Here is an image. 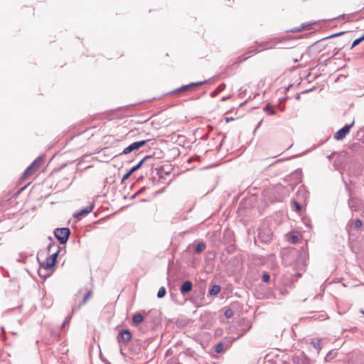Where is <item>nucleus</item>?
Segmentation results:
<instances>
[{"mask_svg":"<svg viewBox=\"0 0 364 364\" xmlns=\"http://www.w3.org/2000/svg\"><path fill=\"white\" fill-rule=\"evenodd\" d=\"M54 235L60 244H65L69 238L70 230L68 228H56Z\"/></svg>","mask_w":364,"mask_h":364,"instance_id":"1","label":"nucleus"},{"mask_svg":"<svg viewBox=\"0 0 364 364\" xmlns=\"http://www.w3.org/2000/svg\"><path fill=\"white\" fill-rule=\"evenodd\" d=\"M354 120L348 124L345 125L343 127L337 131L334 134V138L336 140H343L346 135L350 132V128L354 125Z\"/></svg>","mask_w":364,"mask_h":364,"instance_id":"2","label":"nucleus"},{"mask_svg":"<svg viewBox=\"0 0 364 364\" xmlns=\"http://www.w3.org/2000/svg\"><path fill=\"white\" fill-rule=\"evenodd\" d=\"M148 141H149V140H141V141H135V142L131 144L127 147H126L122 151L121 154H128L134 151H136L139 149H140L141 147H142L143 146H144Z\"/></svg>","mask_w":364,"mask_h":364,"instance_id":"3","label":"nucleus"},{"mask_svg":"<svg viewBox=\"0 0 364 364\" xmlns=\"http://www.w3.org/2000/svg\"><path fill=\"white\" fill-rule=\"evenodd\" d=\"M53 247H56L57 248V250L53 253L50 256V258L51 259V263L50 264L51 266H54L56 263V259H57V257L58 256V254L60 252V247L55 244H54L53 242H50L48 246V250L49 252H50L52 250V248Z\"/></svg>","mask_w":364,"mask_h":364,"instance_id":"4","label":"nucleus"},{"mask_svg":"<svg viewBox=\"0 0 364 364\" xmlns=\"http://www.w3.org/2000/svg\"><path fill=\"white\" fill-rule=\"evenodd\" d=\"M132 338V334L129 330L123 329L120 331L118 336L119 341H122L127 344Z\"/></svg>","mask_w":364,"mask_h":364,"instance_id":"5","label":"nucleus"},{"mask_svg":"<svg viewBox=\"0 0 364 364\" xmlns=\"http://www.w3.org/2000/svg\"><path fill=\"white\" fill-rule=\"evenodd\" d=\"M192 288H193L192 282L189 280H187V281H185L182 284V285L180 287V291L183 295H185L187 293L190 292L192 290Z\"/></svg>","mask_w":364,"mask_h":364,"instance_id":"6","label":"nucleus"},{"mask_svg":"<svg viewBox=\"0 0 364 364\" xmlns=\"http://www.w3.org/2000/svg\"><path fill=\"white\" fill-rule=\"evenodd\" d=\"M93 208H94V205H90L87 206V208L81 210L77 213H76L75 215V217L77 219H80L82 217H85L87 215H88L90 212H92L93 210Z\"/></svg>","mask_w":364,"mask_h":364,"instance_id":"7","label":"nucleus"},{"mask_svg":"<svg viewBox=\"0 0 364 364\" xmlns=\"http://www.w3.org/2000/svg\"><path fill=\"white\" fill-rule=\"evenodd\" d=\"M92 295V291H87L85 295L84 296V298L82 299V301L80 304V305L78 306H75L73 307V313L77 311L80 307L81 306L84 305L85 304H86V302L87 301V300L90 298Z\"/></svg>","mask_w":364,"mask_h":364,"instance_id":"8","label":"nucleus"},{"mask_svg":"<svg viewBox=\"0 0 364 364\" xmlns=\"http://www.w3.org/2000/svg\"><path fill=\"white\" fill-rule=\"evenodd\" d=\"M151 158H152L151 156H146L144 157L136 165H135L130 169L131 172L134 173V171H137L146 160Z\"/></svg>","mask_w":364,"mask_h":364,"instance_id":"9","label":"nucleus"},{"mask_svg":"<svg viewBox=\"0 0 364 364\" xmlns=\"http://www.w3.org/2000/svg\"><path fill=\"white\" fill-rule=\"evenodd\" d=\"M144 321V316L140 313H136L133 316L132 322L135 326L139 325Z\"/></svg>","mask_w":364,"mask_h":364,"instance_id":"10","label":"nucleus"},{"mask_svg":"<svg viewBox=\"0 0 364 364\" xmlns=\"http://www.w3.org/2000/svg\"><path fill=\"white\" fill-rule=\"evenodd\" d=\"M264 112H265L269 115H275L277 112L275 109L270 105V104H267L264 108Z\"/></svg>","mask_w":364,"mask_h":364,"instance_id":"11","label":"nucleus"},{"mask_svg":"<svg viewBox=\"0 0 364 364\" xmlns=\"http://www.w3.org/2000/svg\"><path fill=\"white\" fill-rule=\"evenodd\" d=\"M51 263V259L50 257H47L46 261L41 264V267L45 269L50 270L54 266H51L50 264Z\"/></svg>","mask_w":364,"mask_h":364,"instance_id":"12","label":"nucleus"},{"mask_svg":"<svg viewBox=\"0 0 364 364\" xmlns=\"http://www.w3.org/2000/svg\"><path fill=\"white\" fill-rule=\"evenodd\" d=\"M191 87H192V86H191V84L190 83L188 85H183L177 89L173 90V91H171L170 92V94H175V93H177L179 92H183V91H186Z\"/></svg>","mask_w":364,"mask_h":364,"instance_id":"13","label":"nucleus"},{"mask_svg":"<svg viewBox=\"0 0 364 364\" xmlns=\"http://www.w3.org/2000/svg\"><path fill=\"white\" fill-rule=\"evenodd\" d=\"M220 289L221 288L219 285H213L209 290V294L211 296H215L220 292Z\"/></svg>","mask_w":364,"mask_h":364,"instance_id":"14","label":"nucleus"},{"mask_svg":"<svg viewBox=\"0 0 364 364\" xmlns=\"http://www.w3.org/2000/svg\"><path fill=\"white\" fill-rule=\"evenodd\" d=\"M205 249V244L203 242H198L195 248V252L200 254Z\"/></svg>","mask_w":364,"mask_h":364,"instance_id":"15","label":"nucleus"},{"mask_svg":"<svg viewBox=\"0 0 364 364\" xmlns=\"http://www.w3.org/2000/svg\"><path fill=\"white\" fill-rule=\"evenodd\" d=\"M311 344L318 350L319 351L321 348V340L317 339L311 342Z\"/></svg>","mask_w":364,"mask_h":364,"instance_id":"16","label":"nucleus"},{"mask_svg":"<svg viewBox=\"0 0 364 364\" xmlns=\"http://www.w3.org/2000/svg\"><path fill=\"white\" fill-rule=\"evenodd\" d=\"M35 169L33 168V167H31V166L30 165L28 167H27V168L25 170L24 173H23L22 176H21V179H25L26 178V176L29 174L31 173L32 171H33Z\"/></svg>","mask_w":364,"mask_h":364,"instance_id":"17","label":"nucleus"},{"mask_svg":"<svg viewBox=\"0 0 364 364\" xmlns=\"http://www.w3.org/2000/svg\"><path fill=\"white\" fill-rule=\"evenodd\" d=\"M224 350V344L223 343H218L215 346V351L218 353H220Z\"/></svg>","mask_w":364,"mask_h":364,"instance_id":"18","label":"nucleus"},{"mask_svg":"<svg viewBox=\"0 0 364 364\" xmlns=\"http://www.w3.org/2000/svg\"><path fill=\"white\" fill-rule=\"evenodd\" d=\"M42 161V159L41 158H37L36 160L33 161V163L31 164V167H33L34 169H36L38 167H39Z\"/></svg>","mask_w":364,"mask_h":364,"instance_id":"19","label":"nucleus"},{"mask_svg":"<svg viewBox=\"0 0 364 364\" xmlns=\"http://www.w3.org/2000/svg\"><path fill=\"white\" fill-rule=\"evenodd\" d=\"M166 289L164 287H161L157 293V297L159 299H161L166 295Z\"/></svg>","mask_w":364,"mask_h":364,"instance_id":"20","label":"nucleus"},{"mask_svg":"<svg viewBox=\"0 0 364 364\" xmlns=\"http://www.w3.org/2000/svg\"><path fill=\"white\" fill-rule=\"evenodd\" d=\"M336 355V352L334 350H331L325 357L326 361H330Z\"/></svg>","mask_w":364,"mask_h":364,"instance_id":"21","label":"nucleus"},{"mask_svg":"<svg viewBox=\"0 0 364 364\" xmlns=\"http://www.w3.org/2000/svg\"><path fill=\"white\" fill-rule=\"evenodd\" d=\"M297 194L302 195V197L305 198L306 197L307 193L304 187H300L297 191Z\"/></svg>","mask_w":364,"mask_h":364,"instance_id":"22","label":"nucleus"},{"mask_svg":"<svg viewBox=\"0 0 364 364\" xmlns=\"http://www.w3.org/2000/svg\"><path fill=\"white\" fill-rule=\"evenodd\" d=\"M362 41H363V39L361 38V37L355 39L353 42V44L351 46V48H353L354 47H355L356 46H358L360 43H361Z\"/></svg>","mask_w":364,"mask_h":364,"instance_id":"23","label":"nucleus"},{"mask_svg":"<svg viewBox=\"0 0 364 364\" xmlns=\"http://www.w3.org/2000/svg\"><path fill=\"white\" fill-rule=\"evenodd\" d=\"M262 279L264 282H268L270 279V277L267 272H264L262 277Z\"/></svg>","mask_w":364,"mask_h":364,"instance_id":"24","label":"nucleus"},{"mask_svg":"<svg viewBox=\"0 0 364 364\" xmlns=\"http://www.w3.org/2000/svg\"><path fill=\"white\" fill-rule=\"evenodd\" d=\"M363 225L362 221L360 219H356L354 222V228L355 229L360 228Z\"/></svg>","mask_w":364,"mask_h":364,"instance_id":"25","label":"nucleus"},{"mask_svg":"<svg viewBox=\"0 0 364 364\" xmlns=\"http://www.w3.org/2000/svg\"><path fill=\"white\" fill-rule=\"evenodd\" d=\"M206 82H207V80H204V81L191 82V84L192 87H193L196 86L202 85L205 84Z\"/></svg>","mask_w":364,"mask_h":364,"instance_id":"26","label":"nucleus"},{"mask_svg":"<svg viewBox=\"0 0 364 364\" xmlns=\"http://www.w3.org/2000/svg\"><path fill=\"white\" fill-rule=\"evenodd\" d=\"M233 315V311L231 309H228L225 312V316L226 318H230Z\"/></svg>","mask_w":364,"mask_h":364,"instance_id":"27","label":"nucleus"},{"mask_svg":"<svg viewBox=\"0 0 364 364\" xmlns=\"http://www.w3.org/2000/svg\"><path fill=\"white\" fill-rule=\"evenodd\" d=\"M132 173V172H131L130 170L127 173H125L122 178V183H123L125 180L128 179Z\"/></svg>","mask_w":364,"mask_h":364,"instance_id":"28","label":"nucleus"},{"mask_svg":"<svg viewBox=\"0 0 364 364\" xmlns=\"http://www.w3.org/2000/svg\"><path fill=\"white\" fill-rule=\"evenodd\" d=\"M293 203L297 212H299L301 209V205L296 200H293Z\"/></svg>","mask_w":364,"mask_h":364,"instance_id":"29","label":"nucleus"},{"mask_svg":"<svg viewBox=\"0 0 364 364\" xmlns=\"http://www.w3.org/2000/svg\"><path fill=\"white\" fill-rule=\"evenodd\" d=\"M225 87V85L224 83H223V84L220 85L217 87L216 91H217L218 92H221L222 90H224Z\"/></svg>","mask_w":364,"mask_h":364,"instance_id":"30","label":"nucleus"},{"mask_svg":"<svg viewBox=\"0 0 364 364\" xmlns=\"http://www.w3.org/2000/svg\"><path fill=\"white\" fill-rule=\"evenodd\" d=\"M344 33H345V32H339V33H336L332 34V35H331L330 36L327 37V38L336 37V36H341V35L343 34Z\"/></svg>","mask_w":364,"mask_h":364,"instance_id":"31","label":"nucleus"},{"mask_svg":"<svg viewBox=\"0 0 364 364\" xmlns=\"http://www.w3.org/2000/svg\"><path fill=\"white\" fill-rule=\"evenodd\" d=\"M259 51H260V50H256V49H250V50H249V52H248V53H249L250 55H255V53H259Z\"/></svg>","mask_w":364,"mask_h":364,"instance_id":"32","label":"nucleus"},{"mask_svg":"<svg viewBox=\"0 0 364 364\" xmlns=\"http://www.w3.org/2000/svg\"><path fill=\"white\" fill-rule=\"evenodd\" d=\"M70 318H71V317H70V316H68V317L65 318V321L63 322V324H62V326H61V328H62L65 326V325L66 323H68L70 321Z\"/></svg>","mask_w":364,"mask_h":364,"instance_id":"33","label":"nucleus"},{"mask_svg":"<svg viewBox=\"0 0 364 364\" xmlns=\"http://www.w3.org/2000/svg\"><path fill=\"white\" fill-rule=\"evenodd\" d=\"M298 240H299V238H298V237L296 235H293L291 237V242L292 243H296Z\"/></svg>","mask_w":364,"mask_h":364,"instance_id":"34","label":"nucleus"},{"mask_svg":"<svg viewBox=\"0 0 364 364\" xmlns=\"http://www.w3.org/2000/svg\"><path fill=\"white\" fill-rule=\"evenodd\" d=\"M248 57H242V56H240L237 59L238 62L240 63V62H242L244 60H245L246 59H247Z\"/></svg>","mask_w":364,"mask_h":364,"instance_id":"35","label":"nucleus"},{"mask_svg":"<svg viewBox=\"0 0 364 364\" xmlns=\"http://www.w3.org/2000/svg\"><path fill=\"white\" fill-rule=\"evenodd\" d=\"M295 174L296 175H298L299 176H300L301 175V169H298L295 171Z\"/></svg>","mask_w":364,"mask_h":364,"instance_id":"36","label":"nucleus"},{"mask_svg":"<svg viewBox=\"0 0 364 364\" xmlns=\"http://www.w3.org/2000/svg\"><path fill=\"white\" fill-rule=\"evenodd\" d=\"M262 122V120H260V122H259L258 123V124L257 125V127H256V128H255V132L256 131V129H258V128L261 126Z\"/></svg>","mask_w":364,"mask_h":364,"instance_id":"37","label":"nucleus"},{"mask_svg":"<svg viewBox=\"0 0 364 364\" xmlns=\"http://www.w3.org/2000/svg\"><path fill=\"white\" fill-rule=\"evenodd\" d=\"M217 93H218V92L216 91V90H215V91H213V92H212V94H211V95H212V96H215V95H217Z\"/></svg>","mask_w":364,"mask_h":364,"instance_id":"38","label":"nucleus"},{"mask_svg":"<svg viewBox=\"0 0 364 364\" xmlns=\"http://www.w3.org/2000/svg\"><path fill=\"white\" fill-rule=\"evenodd\" d=\"M2 333L5 334V329L4 327H1Z\"/></svg>","mask_w":364,"mask_h":364,"instance_id":"39","label":"nucleus"},{"mask_svg":"<svg viewBox=\"0 0 364 364\" xmlns=\"http://www.w3.org/2000/svg\"><path fill=\"white\" fill-rule=\"evenodd\" d=\"M228 98H229V97H223V98L222 99V100H223V101H224V100H226V99H228Z\"/></svg>","mask_w":364,"mask_h":364,"instance_id":"40","label":"nucleus"},{"mask_svg":"<svg viewBox=\"0 0 364 364\" xmlns=\"http://www.w3.org/2000/svg\"><path fill=\"white\" fill-rule=\"evenodd\" d=\"M264 44H265V43H262L259 44V46H264Z\"/></svg>","mask_w":364,"mask_h":364,"instance_id":"41","label":"nucleus"},{"mask_svg":"<svg viewBox=\"0 0 364 364\" xmlns=\"http://www.w3.org/2000/svg\"><path fill=\"white\" fill-rule=\"evenodd\" d=\"M361 38H363L364 41V34L361 36Z\"/></svg>","mask_w":364,"mask_h":364,"instance_id":"42","label":"nucleus"},{"mask_svg":"<svg viewBox=\"0 0 364 364\" xmlns=\"http://www.w3.org/2000/svg\"><path fill=\"white\" fill-rule=\"evenodd\" d=\"M362 314L364 315V311H362Z\"/></svg>","mask_w":364,"mask_h":364,"instance_id":"43","label":"nucleus"}]
</instances>
